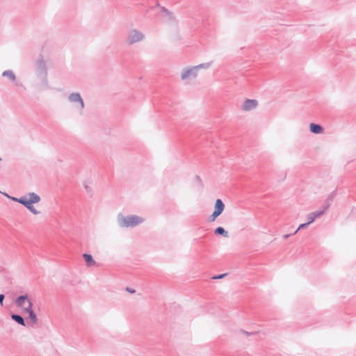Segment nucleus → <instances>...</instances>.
Listing matches in <instances>:
<instances>
[{"label":"nucleus","instance_id":"nucleus-4","mask_svg":"<svg viewBox=\"0 0 356 356\" xmlns=\"http://www.w3.org/2000/svg\"><path fill=\"white\" fill-rule=\"evenodd\" d=\"M210 63H205L196 66L184 68L181 71V79L183 81H189L197 76L198 71L201 69H207L210 67Z\"/></svg>","mask_w":356,"mask_h":356},{"label":"nucleus","instance_id":"nucleus-2","mask_svg":"<svg viewBox=\"0 0 356 356\" xmlns=\"http://www.w3.org/2000/svg\"><path fill=\"white\" fill-rule=\"evenodd\" d=\"M35 73L37 78V86L42 89L48 88V67L47 62L42 58L35 63Z\"/></svg>","mask_w":356,"mask_h":356},{"label":"nucleus","instance_id":"nucleus-24","mask_svg":"<svg viewBox=\"0 0 356 356\" xmlns=\"http://www.w3.org/2000/svg\"><path fill=\"white\" fill-rule=\"evenodd\" d=\"M290 236H291V234H285V235H284L283 238H284V239H287Z\"/></svg>","mask_w":356,"mask_h":356},{"label":"nucleus","instance_id":"nucleus-11","mask_svg":"<svg viewBox=\"0 0 356 356\" xmlns=\"http://www.w3.org/2000/svg\"><path fill=\"white\" fill-rule=\"evenodd\" d=\"M225 209V204L220 199H217L216 200L215 206H214V212L217 213L219 216L222 213Z\"/></svg>","mask_w":356,"mask_h":356},{"label":"nucleus","instance_id":"nucleus-13","mask_svg":"<svg viewBox=\"0 0 356 356\" xmlns=\"http://www.w3.org/2000/svg\"><path fill=\"white\" fill-rule=\"evenodd\" d=\"M83 257L86 263L87 266L91 267L96 265V261L94 260L92 256L90 254L84 253Z\"/></svg>","mask_w":356,"mask_h":356},{"label":"nucleus","instance_id":"nucleus-19","mask_svg":"<svg viewBox=\"0 0 356 356\" xmlns=\"http://www.w3.org/2000/svg\"><path fill=\"white\" fill-rule=\"evenodd\" d=\"M218 216H219V215L217 213H215L213 211V213L209 217V221H211V222L214 221L216 219V218H218Z\"/></svg>","mask_w":356,"mask_h":356},{"label":"nucleus","instance_id":"nucleus-22","mask_svg":"<svg viewBox=\"0 0 356 356\" xmlns=\"http://www.w3.org/2000/svg\"><path fill=\"white\" fill-rule=\"evenodd\" d=\"M5 298V296L3 294H0V305L3 306V302Z\"/></svg>","mask_w":356,"mask_h":356},{"label":"nucleus","instance_id":"nucleus-8","mask_svg":"<svg viewBox=\"0 0 356 356\" xmlns=\"http://www.w3.org/2000/svg\"><path fill=\"white\" fill-rule=\"evenodd\" d=\"M29 302H31V300L29 298L28 295H22L18 296L15 302L17 307L22 308L24 311V308H26V303L29 304Z\"/></svg>","mask_w":356,"mask_h":356},{"label":"nucleus","instance_id":"nucleus-7","mask_svg":"<svg viewBox=\"0 0 356 356\" xmlns=\"http://www.w3.org/2000/svg\"><path fill=\"white\" fill-rule=\"evenodd\" d=\"M329 207H330V204L328 203L327 204L323 205L321 207V210L316 211L309 213L307 216L309 222L311 224L316 220V218H319L320 216H323Z\"/></svg>","mask_w":356,"mask_h":356},{"label":"nucleus","instance_id":"nucleus-6","mask_svg":"<svg viewBox=\"0 0 356 356\" xmlns=\"http://www.w3.org/2000/svg\"><path fill=\"white\" fill-rule=\"evenodd\" d=\"M145 39V35L140 31L133 29H131L127 34L126 42L131 45L137 42H140Z\"/></svg>","mask_w":356,"mask_h":356},{"label":"nucleus","instance_id":"nucleus-10","mask_svg":"<svg viewBox=\"0 0 356 356\" xmlns=\"http://www.w3.org/2000/svg\"><path fill=\"white\" fill-rule=\"evenodd\" d=\"M33 303L32 302H29V305L24 308V312L29 314V319L31 323L35 324L38 321V318L33 309Z\"/></svg>","mask_w":356,"mask_h":356},{"label":"nucleus","instance_id":"nucleus-18","mask_svg":"<svg viewBox=\"0 0 356 356\" xmlns=\"http://www.w3.org/2000/svg\"><path fill=\"white\" fill-rule=\"evenodd\" d=\"M309 225H310L309 221L307 222H306V223H303V224L300 225L299 227H298V229L294 232V233L293 234H296L298 232V231L301 229L307 227Z\"/></svg>","mask_w":356,"mask_h":356},{"label":"nucleus","instance_id":"nucleus-5","mask_svg":"<svg viewBox=\"0 0 356 356\" xmlns=\"http://www.w3.org/2000/svg\"><path fill=\"white\" fill-rule=\"evenodd\" d=\"M67 100L72 104L74 108L79 114H83V109L85 108V103L79 92H74L69 94L67 96Z\"/></svg>","mask_w":356,"mask_h":356},{"label":"nucleus","instance_id":"nucleus-15","mask_svg":"<svg viewBox=\"0 0 356 356\" xmlns=\"http://www.w3.org/2000/svg\"><path fill=\"white\" fill-rule=\"evenodd\" d=\"M10 318L12 320L15 321L16 323H17L18 324H19L21 325H23V326L26 325L24 318L22 316H21L20 315L13 314H11Z\"/></svg>","mask_w":356,"mask_h":356},{"label":"nucleus","instance_id":"nucleus-23","mask_svg":"<svg viewBox=\"0 0 356 356\" xmlns=\"http://www.w3.org/2000/svg\"><path fill=\"white\" fill-rule=\"evenodd\" d=\"M126 290L129 292V293H134L135 292V290L134 289H131L130 288H127Z\"/></svg>","mask_w":356,"mask_h":356},{"label":"nucleus","instance_id":"nucleus-16","mask_svg":"<svg viewBox=\"0 0 356 356\" xmlns=\"http://www.w3.org/2000/svg\"><path fill=\"white\" fill-rule=\"evenodd\" d=\"M161 15L163 17H166L168 21H172L174 20L175 17H173L172 14L170 13L166 8L164 7H162L161 8Z\"/></svg>","mask_w":356,"mask_h":356},{"label":"nucleus","instance_id":"nucleus-20","mask_svg":"<svg viewBox=\"0 0 356 356\" xmlns=\"http://www.w3.org/2000/svg\"><path fill=\"white\" fill-rule=\"evenodd\" d=\"M334 193H332L329 195V197H327V201H326V204H328V203L330 204V202H332V200H333V198H334Z\"/></svg>","mask_w":356,"mask_h":356},{"label":"nucleus","instance_id":"nucleus-14","mask_svg":"<svg viewBox=\"0 0 356 356\" xmlns=\"http://www.w3.org/2000/svg\"><path fill=\"white\" fill-rule=\"evenodd\" d=\"M2 76L8 78L12 82L16 81V76L11 70H7L3 72Z\"/></svg>","mask_w":356,"mask_h":356},{"label":"nucleus","instance_id":"nucleus-26","mask_svg":"<svg viewBox=\"0 0 356 356\" xmlns=\"http://www.w3.org/2000/svg\"><path fill=\"white\" fill-rule=\"evenodd\" d=\"M0 161H1V158H0Z\"/></svg>","mask_w":356,"mask_h":356},{"label":"nucleus","instance_id":"nucleus-25","mask_svg":"<svg viewBox=\"0 0 356 356\" xmlns=\"http://www.w3.org/2000/svg\"><path fill=\"white\" fill-rule=\"evenodd\" d=\"M85 188H86V190L88 192H89V191H90V187H89V186H85Z\"/></svg>","mask_w":356,"mask_h":356},{"label":"nucleus","instance_id":"nucleus-9","mask_svg":"<svg viewBox=\"0 0 356 356\" xmlns=\"http://www.w3.org/2000/svg\"><path fill=\"white\" fill-rule=\"evenodd\" d=\"M258 102L256 99H246L242 106V109L245 111H250L257 108Z\"/></svg>","mask_w":356,"mask_h":356},{"label":"nucleus","instance_id":"nucleus-12","mask_svg":"<svg viewBox=\"0 0 356 356\" xmlns=\"http://www.w3.org/2000/svg\"><path fill=\"white\" fill-rule=\"evenodd\" d=\"M309 130L312 133L315 134H321L323 132V127L320 124L315 123H311L309 124Z\"/></svg>","mask_w":356,"mask_h":356},{"label":"nucleus","instance_id":"nucleus-3","mask_svg":"<svg viewBox=\"0 0 356 356\" xmlns=\"http://www.w3.org/2000/svg\"><path fill=\"white\" fill-rule=\"evenodd\" d=\"M145 218L138 215L124 216L120 213L117 216V223L121 228H133L143 223Z\"/></svg>","mask_w":356,"mask_h":356},{"label":"nucleus","instance_id":"nucleus-21","mask_svg":"<svg viewBox=\"0 0 356 356\" xmlns=\"http://www.w3.org/2000/svg\"><path fill=\"white\" fill-rule=\"evenodd\" d=\"M227 275V273H223V274H220V275H218L213 276L212 278L213 280H218V279H221V278L225 277Z\"/></svg>","mask_w":356,"mask_h":356},{"label":"nucleus","instance_id":"nucleus-1","mask_svg":"<svg viewBox=\"0 0 356 356\" xmlns=\"http://www.w3.org/2000/svg\"><path fill=\"white\" fill-rule=\"evenodd\" d=\"M3 194L13 201L24 206L33 214L37 215L40 213V212L33 207V204L38 203L41 200L40 197L35 193L31 192L27 193L26 195L20 197H11L6 193H3Z\"/></svg>","mask_w":356,"mask_h":356},{"label":"nucleus","instance_id":"nucleus-17","mask_svg":"<svg viewBox=\"0 0 356 356\" xmlns=\"http://www.w3.org/2000/svg\"><path fill=\"white\" fill-rule=\"evenodd\" d=\"M215 234L217 235H221L224 237L227 238L229 236L228 232H227L223 227H218L215 229Z\"/></svg>","mask_w":356,"mask_h":356}]
</instances>
